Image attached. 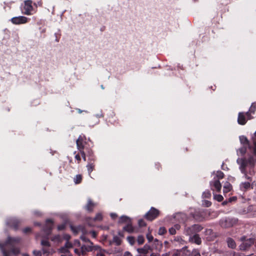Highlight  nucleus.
Listing matches in <instances>:
<instances>
[{
    "label": "nucleus",
    "instance_id": "f257e3e1",
    "mask_svg": "<svg viewBox=\"0 0 256 256\" xmlns=\"http://www.w3.org/2000/svg\"><path fill=\"white\" fill-rule=\"evenodd\" d=\"M81 156L83 158L84 161L88 160V164L86 165V168L89 175L91 172L94 170L95 161V157L94 155L93 152L91 149L92 146V142L88 139L86 141V138L84 136H81Z\"/></svg>",
    "mask_w": 256,
    "mask_h": 256
},
{
    "label": "nucleus",
    "instance_id": "f03ea898",
    "mask_svg": "<svg viewBox=\"0 0 256 256\" xmlns=\"http://www.w3.org/2000/svg\"><path fill=\"white\" fill-rule=\"evenodd\" d=\"M190 215L195 220L200 222L204 220L206 216V212L204 210L196 209L192 211Z\"/></svg>",
    "mask_w": 256,
    "mask_h": 256
},
{
    "label": "nucleus",
    "instance_id": "7ed1b4c3",
    "mask_svg": "<svg viewBox=\"0 0 256 256\" xmlns=\"http://www.w3.org/2000/svg\"><path fill=\"white\" fill-rule=\"evenodd\" d=\"M53 225L54 222L52 220H46V224L42 228V232L44 234L42 236L44 238H48L50 235L53 228Z\"/></svg>",
    "mask_w": 256,
    "mask_h": 256
},
{
    "label": "nucleus",
    "instance_id": "20e7f679",
    "mask_svg": "<svg viewBox=\"0 0 256 256\" xmlns=\"http://www.w3.org/2000/svg\"><path fill=\"white\" fill-rule=\"evenodd\" d=\"M237 222L236 218H226L220 220V225L223 228H228L235 225Z\"/></svg>",
    "mask_w": 256,
    "mask_h": 256
},
{
    "label": "nucleus",
    "instance_id": "39448f33",
    "mask_svg": "<svg viewBox=\"0 0 256 256\" xmlns=\"http://www.w3.org/2000/svg\"><path fill=\"white\" fill-rule=\"evenodd\" d=\"M159 214L160 211L158 209L152 207L150 210L146 214L144 218L147 220L152 221L157 218Z\"/></svg>",
    "mask_w": 256,
    "mask_h": 256
},
{
    "label": "nucleus",
    "instance_id": "423d86ee",
    "mask_svg": "<svg viewBox=\"0 0 256 256\" xmlns=\"http://www.w3.org/2000/svg\"><path fill=\"white\" fill-rule=\"evenodd\" d=\"M242 243L240 245V248L242 250H246L250 248L254 242V239L250 238L246 239V236H242L241 238Z\"/></svg>",
    "mask_w": 256,
    "mask_h": 256
},
{
    "label": "nucleus",
    "instance_id": "0eeeda50",
    "mask_svg": "<svg viewBox=\"0 0 256 256\" xmlns=\"http://www.w3.org/2000/svg\"><path fill=\"white\" fill-rule=\"evenodd\" d=\"M32 10V1L30 0L25 1L24 8L22 10V13L26 15H30Z\"/></svg>",
    "mask_w": 256,
    "mask_h": 256
},
{
    "label": "nucleus",
    "instance_id": "6e6552de",
    "mask_svg": "<svg viewBox=\"0 0 256 256\" xmlns=\"http://www.w3.org/2000/svg\"><path fill=\"white\" fill-rule=\"evenodd\" d=\"M251 113H238V124L244 125L248 119H250Z\"/></svg>",
    "mask_w": 256,
    "mask_h": 256
},
{
    "label": "nucleus",
    "instance_id": "1a4fd4ad",
    "mask_svg": "<svg viewBox=\"0 0 256 256\" xmlns=\"http://www.w3.org/2000/svg\"><path fill=\"white\" fill-rule=\"evenodd\" d=\"M210 186L212 190H216L217 192H220L222 188V184L218 180H216V177H214V180L210 182Z\"/></svg>",
    "mask_w": 256,
    "mask_h": 256
},
{
    "label": "nucleus",
    "instance_id": "9d476101",
    "mask_svg": "<svg viewBox=\"0 0 256 256\" xmlns=\"http://www.w3.org/2000/svg\"><path fill=\"white\" fill-rule=\"evenodd\" d=\"M203 229V227L198 224H194L189 227L187 229V232L188 234H196L200 232Z\"/></svg>",
    "mask_w": 256,
    "mask_h": 256
},
{
    "label": "nucleus",
    "instance_id": "9b49d317",
    "mask_svg": "<svg viewBox=\"0 0 256 256\" xmlns=\"http://www.w3.org/2000/svg\"><path fill=\"white\" fill-rule=\"evenodd\" d=\"M10 20L14 24H20L26 23L28 18L24 16H19L12 18Z\"/></svg>",
    "mask_w": 256,
    "mask_h": 256
},
{
    "label": "nucleus",
    "instance_id": "f8f14e48",
    "mask_svg": "<svg viewBox=\"0 0 256 256\" xmlns=\"http://www.w3.org/2000/svg\"><path fill=\"white\" fill-rule=\"evenodd\" d=\"M7 224L14 230H18L20 224V222L16 218H11L8 220Z\"/></svg>",
    "mask_w": 256,
    "mask_h": 256
},
{
    "label": "nucleus",
    "instance_id": "ddd939ff",
    "mask_svg": "<svg viewBox=\"0 0 256 256\" xmlns=\"http://www.w3.org/2000/svg\"><path fill=\"white\" fill-rule=\"evenodd\" d=\"M94 250V246L90 244L81 246V255L84 256L87 252Z\"/></svg>",
    "mask_w": 256,
    "mask_h": 256
},
{
    "label": "nucleus",
    "instance_id": "4468645a",
    "mask_svg": "<svg viewBox=\"0 0 256 256\" xmlns=\"http://www.w3.org/2000/svg\"><path fill=\"white\" fill-rule=\"evenodd\" d=\"M103 219V216L102 213L98 212L96 214V216L94 218H86L87 222L90 224H90V222L92 221V222H96V221H102Z\"/></svg>",
    "mask_w": 256,
    "mask_h": 256
},
{
    "label": "nucleus",
    "instance_id": "2eb2a0df",
    "mask_svg": "<svg viewBox=\"0 0 256 256\" xmlns=\"http://www.w3.org/2000/svg\"><path fill=\"white\" fill-rule=\"evenodd\" d=\"M72 247V244L69 242H66L64 246L61 247L59 249V252L60 253L66 254L69 252L68 249Z\"/></svg>",
    "mask_w": 256,
    "mask_h": 256
},
{
    "label": "nucleus",
    "instance_id": "dca6fc26",
    "mask_svg": "<svg viewBox=\"0 0 256 256\" xmlns=\"http://www.w3.org/2000/svg\"><path fill=\"white\" fill-rule=\"evenodd\" d=\"M96 206V204L94 203L91 199L89 198L87 204L84 206V208L88 212H92Z\"/></svg>",
    "mask_w": 256,
    "mask_h": 256
},
{
    "label": "nucleus",
    "instance_id": "f3484780",
    "mask_svg": "<svg viewBox=\"0 0 256 256\" xmlns=\"http://www.w3.org/2000/svg\"><path fill=\"white\" fill-rule=\"evenodd\" d=\"M190 241L198 245L202 243L201 238L200 237L199 235L196 234L190 238Z\"/></svg>",
    "mask_w": 256,
    "mask_h": 256
},
{
    "label": "nucleus",
    "instance_id": "a211bd4d",
    "mask_svg": "<svg viewBox=\"0 0 256 256\" xmlns=\"http://www.w3.org/2000/svg\"><path fill=\"white\" fill-rule=\"evenodd\" d=\"M94 250L96 251V256H106V250L98 246H94Z\"/></svg>",
    "mask_w": 256,
    "mask_h": 256
},
{
    "label": "nucleus",
    "instance_id": "6ab92c4d",
    "mask_svg": "<svg viewBox=\"0 0 256 256\" xmlns=\"http://www.w3.org/2000/svg\"><path fill=\"white\" fill-rule=\"evenodd\" d=\"M150 250H151V248L150 246L147 244H145L142 248H138L137 249L138 252L142 254H147Z\"/></svg>",
    "mask_w": 256,
    "mask_h": 256
},
{
    "label": "nucleus",
    "instance_id": "aec40b11",
    "mask_svg": "<svg viewBox=\"0 0 256 256\" xmlns=\"http://www.w3.org/2000/svg\"><path fill=\"white\" fill-rule=\"evenodd\" d=\"M240 142L246 146H248V148L252 150V146H251L250 144V142L248 138L244 136H240Z\"/></svg>",
    "mask_w": 256,
    "mask_h": 256
},
{
    "label": "nucleus",
    "instance_id": "412c9836",
    "mask_svg": "<svg viewBox=\"0 0 256 256\" xmlns=\"http://www.w3.org/2000/svg\"><path fill=\"white\" fill-rule=\"evenodd\" d=\"M123 230L129 233L133 232H134V228L132 226V222L127 224L126 225L124 226Z\"/></svg>",
    "mask_w": 256,
    "mask_h": 256
},
{
    "label": "nucleus",
    "instance_id": "4be33fe9",
    "mask_svg": "<svg viewBox=\"0 0 256 256\" xmlns=\"http://www.w3.org/2000/svg\"><path fill=\"white\" fill-rule=\"evenodd\" d=\"M180 228V226L179 224H176L173 227L169 228V232L171 235H174L176 234V230Z\"/></svg>",
    "mask_w": 256,
    "mask_h": 256
},
{
    "label": "nucleus",
    "instance_id": "5701e85b",
    "mask_svg": "<svg viewBox=\"0 0 256 256\" xmlns=\"http://www.w3.org/2000/svg\"><path fill=\"white\" fill-rule=\"evenodd\" d=\"M131 222H132V220H131V219L130 218L127 216H122L120 218L118 222L120 223V224H123V223L128 224Z\"/></svg>",
    "mask_w": 256,
    "mask_h": 256
},
{
    "label": "nucleus",
    "instance_id": "b1692460",
    "mask_svg": "<svg viewBox=\"0 0 256 256\" xmlns=\"http://www.w3.org/2000/svg\"><path fill=\"white\" fill-rule=\"evenodd\" d=\"M232 188V186L228 182H226L223 188V192L224 193H228L230 191Z\"/></svg>",
    "mask_w": 256,
    "mask_h": 256
},
{
    "label": "nucleus",
    "instance_id": "393cba45",
    "mask_svg": "<svg viewBox=\"0 0 256 256\" xmlns=\"http://www.w3.org/2000/svg\"><path fill=\"white\" fill-rule=\"evenodd\" d=\"M227 243L228 246L232 248H234L236 246V244L234 240L230 238H228L227 239Z\"/></svg>",
    "mask_w": 256,
    "mask_h": 256
},
{
    "label": "nucleus",
    "instance_id": "a878e982",
    "mask_svg": "<svg viewBox=\"0 0 256 256\" xmlns=\"http://www.w3.org/2000/svg\"><path fill=\"white\" fill-rule=\"evenodd\" d=\"M253 139V146H252V153L254 158H256V132L254 133V136L252 138Z\"/></svg>",
    "mask_w": 256,
    "mask_h": 256
},
{
    "label": "nucleus",
    "instance_id": "bb28decb",
    "mask_svg": "<svg viewBox=\"0 0 256 256\" xmlns=\"http://www.w3.org/2000/svg\"><path fill=\"white\" fill-rule=\"evenodd\" d=\"M188 246H185L180 250H177L174 252L172 256H180L182 254V251H184V250H186Z\"/></svg>",
    "mask_w": 256,
    "mask_h": 256
},
{
    "label": "nucleus",
    "instance_id": "cd10ccee",
    "mask_svg": "<svg viewBox=\"0 0 256 256\" xmlns=\"http://www.w3.org/2000/svg\"><path fill=\"white\" fill-rule=\"evenodd\" d=\"M45 240H42V241H41V244L43 246H46V247H50V242H48V239H49V237H48V238H44Z\"/></svg>",
    "mask_w": 256,
    "mask_h": 256
},
{
    "label": "nucleus",
    "instance_id": "c85d7f7f",
    "mask_svg": "<svg viewBox=\"0 0 256 256\" xmlns=\"http://www.w3.org/2000/svg\"><path fill=\"white\" fill-rule=\"evenodd\" d=\"M0 248L4 256H10V252L6 250L2 244L0 243Z\"/></svg>",
    "mask_w": 256,
    "mask_h": 256
},
{
    "label": "nucleus",
    "instance_id": "c756f323",
    "mask_svg": "<svg viewBox=\"0 0 256 256\" xmlns=\"http://www.w3.org/2000/svg\"><path fill=\"white\" fill-rule=\"evenodd\" d=\"M112 242H113L115 243L118 246H120L122 243V240H120V238L118 236H116L113 237Z\"/></svg>",
    "mask_w": 256,
    "mask_h": 256
},
{
    "label": "nucleus",
    "instance_id": "7c9ffc66",
    "mask_svg": "<svg viewBox=\"0 0 256 256\" xmlns=\"http://www.w3.org/2000/svg\"><path fill=\"white\" fill-rule=\"evenodd\" d=\"M62 237L60 235L57 234L51 238V240L53 242H62Z\"/></svg>",
    "mask_w": 256,
    "mask_h": 256
},
{
    "label": "nucleus",
    "instance_id": "2f4dec72",
    "mask_svg": "<svg viewBox=\"0 0 256 256\" xmlns=\"http://www.w3.org/2000/svg\"><path fill=\"white\" fill-rule=\"evenodd\" d=\"M20 241V238H8L6 242L9 244H11L14 242H18Z\"/></svg>",
    "mask_w": 256,
    "mask_h": 256
},
{
    "label": "nucleus",
    "instance_id": "473e14b6",
    "mask_svg": "<svg viewBox=\"0 0 256 256\" xmlns=\"http://www.w3.org/2000/svg\"><path fill=\"white\" fill-rule=\"evenodd\" d=\"M224 174L223 172L220 170H218L217 171L216 174V180H220L223 178H224Z\"/></svg>",
    "mask_w": 256,
    "mask_h": 256
},
{
    "label": "nucleus",
    "instance_id": "72a5a7b5",
    "mask_svg": "<svg viewBox=\"0 0 256 256\" xmlns=\"http://www.w3.org/2000/svg\"><path fill=\"white\" fill-rule=\"evenodd\" d=\"M10 252V254H13L15 255L18 254L20 252V250L15 248H12L10 250H8Z\"/></svg>",
    "mask_w": 256,
    "mask_h": 256
},
{
    "label": "nucleus",
    "instance_id": "f704fd0d",
    "mask_svg": "<svg viewBox=\"0 0 256 256\" xmlns=\"http://www.w3.org/2000/svg\"><path fill=\"white\" fill-rule=\"evenodd\" d=\"M138 243L139 245L142 244L144 242V238L142 235H140L138 237L137 239Z\"/></svg>",
    "mask_w": 256,
    "mask_h": 256
},
{
    "label": "nucleus",
    "instance_id": "c9c22d12",
    "mask_svg": "<svg viewBox=\"0 0 256 256\" xmlns=\"http://www.w3.org/2000/svg\"><path fill=\"white\" fill-rule=\"evenodd\" d=\"M174 241L178 242L182 244H186L185 240H182L180 236L175 237L174 240Z\"/></svg>",
    "mask_w": 256,
    "mask_h": 256
},
{
    "label": "nucleus",
    "instance_id": "e433bc0d",
    "mask_svg": "<svg viewBox=\"0 0 256 256\" xmlns=\"http://www.w3.org/2000/svg\"><path fill=\"white\" fill-rule=\"evenodd\" d=\"M127 240L131 245H134L136 242L134 237L132 236H128L127 237Z\"/></svg>",
    "mask_w": 256,
    "mask_h": 256
},
{
    "label": "nucleus",
    "instance_id": "4c0bfd02",
    "mask_svg": "<svg viewBox=\"0 0 256 256\" xmlns=\"http://www.w3.org/2000/svg\"><path fill=\"white\" fill-rule=\"evenodd\" d=\"M211 196V193L210 190H207L204 192L202 194L203 198H209Z\"/></svg>",
    "mask_w": 256,
    "mask_h": 256
},
{
    "label": "nucleus",
    "instance_id": "58836bf2",
    "mask_svg": "<svg viewBox=\"0 0 256 256\" xmlns=\"http://www.w3.org/2000/svg\"><path fill=\"white\" fill-rule=\"evenodd\" d=\"M166 232L167 231H166V228L162 226V227L160 228L158 230V234L160 235H164L166 233Z\"/></svg>",
    "mask_w": 256,
    "mask_h": 256
},
{
    "label": "nucleus",
    "instance_id": "ea45409f",
    "mask_svg": "<svg viewBox=\"0 0 256 256\" xmlns=\"http://www.w3.org/2000/svg\"><path fill=\"white\" fill-rule=\"evenodd\" d=\"M191 256H201L200 252L198 249H194L191 253Z\"/></svg>",
    "mask_w": 256,
    "mask_h": 256
},
{
    "label": "nucleus",
    "instance_id": "a19ab883",
    "mask_svg": "<svg viewBox=\"0 0 256 256\" xmlns=\"http://www.w3.org/2000/svg\"><path fill=\"white\" fill-rule=\"evenodd\" d=\"M242 186L245 190H247L250 188L251 184L250 182H244L242 184Z\"/></svg>",
    "mask_w": 256,
    "mask_h": 256
},
{
    "label": "nucleus",
    "instance_id": "79ce46f5",
    "mask_svg": "<svg viewBox=\"0 0 256 256\" xmlns=\"http://www.w3.org/2000/svg\"><path fill=\"white\" fill-rule=\"evenodd\" d=\"M214 198L218 202L222 201L224 198L220 194H215L214 196Z\"/></svg>",
    "mask_w": 256,
    "mask_h": 256
},
{
    "label": "nucleus",
    "instance_id": "37998d69",
    "mask_svg": "<svg viewBox=\"0 0 256 256\" xmlns=\"http://www.w3.org/2000/svg\"><path fill=\"white\" fill-rule=\"evenodd\" d=\"M81 240L84 242H88V244L93 245V243L88 238H86L84 236H81Z\"/></svg>",
    "mask_w": 256,
    "mask_h": 256
},
{
    "label": "nucleus",
    "instance_id": "c03bdc74",
    "mask_svg": "<svg viewBox=\"0 0 256 256\" xmlns=\"http://www.w3.org/2000/svg\"><path fill=\"white\" fill-rule=\"evenodd\" d=\"M138 224L140 227L146 226V222L142 219H140L138 220Z\"/></svg>",
    "mask_w": 256,
    "mask_h": 256
},
{
    "label": "nucleus",
    "instance_id": "a18cd8bd",
    "mask_svg": "<svg viewBox=\"0 0 256 256\" xmlns=\"http://www.w3.org/2000/svg\"><path fill=\"white\" fill-rule=\"evenodd\" d=\"M190 252L188 250H184V251H182V254L180 256H190Z\"/></svg>",
    "mask_w": 256,
    "mask_h": 256
},
{
    "label": "nucleus",
    "instance_id": "49530a36",
    "mask_svg": "<svg viewBox=\"0 0 256 256\" xmlns=\"http://www.w3.org/2000/svg\"><path fill=\"white\" fill-rule=\"evenodd\" d=\"M256 110V104L252 103L250 108L249 112H254Z\"/></svg>",
    "mask_w": 256,
    "mask_h": 256
},
{
    "label": "nucleus",
    "instance_id": "de8ad7c7",
    "mask_svg": "<svg viewBox=\"0 0 256 256\" xmlns=\"http://www.w3.org/2000/svg\"><path fill=\"white\" fill-rule=\"evenodd\" d=\"M66 227V224H60L58 226V230H62L65 229Z\"/></svg>",
    "mask_w": 256,
    "mask_h": 256
},
{
    "label": "nucleus",
    "instance_id": "09e8293b",
    "mask_svg": "<svg viewBox=\"0 0 256 256\" xmlns=\"http://www.w3.org/2000/svg\"><path fill=\"white\" fill-rule=\"evenodd\" d=\"M146 238L149 242H151L154 240L153 236L150 233L148 234H146Z\"/></svg>",
    "mask_w": 256,
    "mask_h": 256
},
{
    "label": "nucleus",
    "instance_id": "8fccbe9b",
    "mask_svg": "<svg viewBox=\"0 0 256 256\" xmlns=\"http://www.w3.org/2000/svg\"><path fill=\"white\" fill-rule=\"evenodd\" d=\"M76 184L80 183V174H78L76 176V178L74 180Z\"/></svg>",
    "mask_w": 256,
    "mask_h": 256
},
{
    "label": "nucleus",
    "instance_id": "3c124183",
    "mask_svg": "<svg viewBox=\"0 0 256 256\" xmlns=\"http://www.w3.org/2000/svg\"><path fill=\"white\" fill-rule=\"evenodd\" d=\"M203 204L206 207H210L212 205V202L210 201L204 200V201Z\"/></svg>",
    "mask_w": 256,
    "mask_h": 256
},
{
    "label": "nucleus",
    "instance_id": "603ef678",
    "mask_svg": "<svg viewBox=\"0 0 256 256\" xmlns=\"http://www.w3.org/2000/svg\"><path fill=\"white\" fill-rule=\"evenodd\" d=\"M32 229L29 227L23 229L22 232L24 234H28L31 232Z\"/></svg>",
    "mask_w": 256,
    "mask_h": 256
},
{
    "label": "nucleus",
    "instance_id": "864d4df0",
    "mask_svg": "<svg viewBox=\"0 0 256 256\" xmlns=\"http://www.w3.org/2000/svg\"><path fill=\"white\" fill-rule=\"evenodd\" d=\"M33 254L35 256H42V252L40 250H34L33 251Z\"/></svg>",
    "mask_w": 256,
    "mask_h": 256
},
{
    "label": "nucleus",
    "instance_id": "5fc2aeb1",
    "mask_svg": "<svg viewBox=\"0 0 256 256\" xmlns=\"http://www.w3.org/2000/svg\"><path fill=\"white\" fill-rule=\"evenodd\" d=\"M62 238L64 240H66V242H69L68 240L70 238V235H69L68 234H64L63 235V238Z\"/></svg>",
    "mask_w": 256,
    "mask_h": 256
},
{
    "label": "nucleus",
    "instance_id": "6e6d98bb",
    "mask_svg": "<svg viewBox=\"0 0 256 256\" xmlns=\"http://www.w3.org/2000/svg\"><path fill=\"white\" fill-rule=\"evenodd\" d=\"M70 228H71V230H72V231L74 232L78 233L76 229H79L80 228V226H78L77 228H75L74 226L71 225L70 226Z\"/></svg>",
    "mask_w": 256,
    "mask_h": 256
},
{
    "label": "nucleus",
    "instance_id": "4d7b16f0",
    "mask_svg": "<svg viewBox=\"0 0 256 256\" xmlns=\"http://www.w3.org/2000/svg\"><path fill=\"white\" fill-rule=\"evenodd\" d=\"M42 252L44 254H46L47 255L49 254L50 252L49 250L46 248H43Z\"/></svg>",
    "mask_w": 256,
    "mask_h": 256
},
{
    "label": "nucleus",
    "instance_id": "13d9d810",
    "mask_svg": "<svg viewBox=\"0 0 256 256\" xmlns=\"http://www.w3.org/2000/svg\"><path fill=\"white\" fill-rule=\"evenodd\" d=\"M76 145L77 147L78 150L80 149V136L76 140Z\"/></svg>",
    "mask_w": 256,
    "mask_h": 256
},
{
    "label": "nucleus",
    "instance_id": "bf43d9fd",
    "mask_svg": "<svg viewBox=\"0 0 256 256\" xmlns=\"http://www.w3.org/2000/svg\"><path fill=\"white\" fill-rule=\"evenodd\" d=\"M123 256H132V254L129 252H126Z\"/></svg>",
    "mask_w": 256,
    "mask_h": 256
},
{
    "label": "nucleus",
    "instance_id": "052dcab7",
    "mask_svg": "<svg viewBox=\"0 0 256 256\" xmlns=\"http://www.w3.org/2000/svg\"><path fill=\"white\" fill-rule=\"evenodd\" d=\"M155 166L158 170H159L162 168L160 163L156 164Z\"/></svg>",
    "mask_w": 256,
    "mask_h": 256
},
{
    "label": "nucleus",
    "instance_id": "680f3d73",
    "mask_svg": "<svg viewBox=\"0 0 256 256\" xmlns=\"http://www.w3.org/2000/svg\"><path fill=\"white\" fill-rule=\"evenodd\" d=\"M92 236L93 238H95L97 236V233L94 231L91 232Z\"/></svg>",
    "mask_w": 256,
    "mask_h": 256
},
{
    "label": "nucleus",
    "instance_id": "e2e57ef3",
    "mask_svg": "<svg viewBox=\"0 0 256 256\" xmlns=\"http://www.w3.org/2000/svg\"><path fill=\"white\" fill-rule=\"evenodd\" d=\"M117 216H118L116 214L112 213L110 214V216L112 219H115Z\"/></svg>",
    "mask_w": 256,
    "mask_h": 256
},
{
    "label": "nucleus",
    "instance_id": "0e129e2a",
    "mask_svg": "<svg viewBox=\"0 0 256 256\" xmlns=\"http://www.w3.org/2000/svg\"><path fill=\"white\" fill-rule=\"evenodd\" d=\"M76 158L78 160H80V156L79 154H78L76 156H75Z\"/></svg>",
    "mask_w": 256,
    "mask_h": 256
},
{
    "label": "nucleus",
    "instance_id": "69168bd1",
    "mask_svg": "<svg viewBox=\"0 0 256 256\" xmlns=\"http://www.w3.org/2000/svg\"><path fill=\"white\" fill-rule=\"evenodd\" d=\"M96 118L103 117L104 115H103V114L102 113H101L100 114H96Z\"/></svg>",
    "mask_w": 256,
    "mask_h": 256
},
{
    "label": "nucleus",
    "instance_id": "338daca9",
    "mask_svg": "<svg viewBox=\"0 0 256 256\" xmlns=\"http://www.w3.org/2000/svg\"><path fill=\"white\" fill-rule=\"evenodd\" d=\"M150 256H160V254L152 253Z\"/></svg>",
    "mask_w": 256,
    "mask_h": 256
},
{
    "label": "nucleus",
    "instance_id": "774afa93",
    "mask_svg": "<svg viewBox=\"0 0 256 256\" xmlns=\"http://www.w3.org/2000/svg\"><path fill=\"white\" fill-rule=\"evenodd\" d=\"M75 252H76L78 253V255H80V252H78V249H76V250H75Z\"/></svg>",
    "mask_w": 256,
    "mask_h": 256
}]
</instances>
